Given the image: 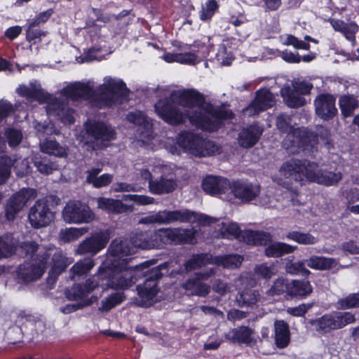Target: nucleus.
Returning <instances> with one entry per match:
<instances>
[{"label": "nucleus", "mask_w": 359, "mask_h": 359, "mask_svg": "<svg viewBox=\"0 0 359 359\" xmlns=\"http://www.w3.org/2000/svg\"><path fill=\"white\" fill-rule=\"evenodd\" d=\"M164 95L166 97L155 104V111L171 125L182 123L188 118L191 124L198 128L214 131L222 120L233 116L231 111L213 108L205 102L202 94L193 89L173 90Z\"/></svg>", "instance_id": "nucleus-1"}, {"label": "nucleus", "mask_w": 359, "mask_h": 359, "mask_svg": "<svg viewBox=\"0 0 359 359\" xmlns=\"http://www.w3.org/2000/svg\"><path fill=\"white\" fill-rule=\"evenodd\" d=\"M94 82H74L61 90V95L73 101L87 100L98 108L110 107L118 102L120 97L127 96L128 89L123 81L117 78L106 76L104 83L96 91Z\"/></svg>", "instance_id": "nucleus-2"}, {"label": "nucleus", "mask_w": 359, "mask_h": 359, "mask_svg": "<svg viewBox=\"0 0 359 359\" xmlns=\"http://www.w3.org/2000/svg\"><path fill=\"white\" fill-rule=\"evenodd\" d=\"M139 248H154L152 232H140L130 239L116 238L112 241L108 249V252L112 257L114 267H121L124 272L132 270L133 278L135 282L148 273L149 266L148 262L133 267L128 266L129 259L127 257L135 254Z\"/></svg>", "instance_id": "nucleus-3"}, {"label": "nucleus", "mask_w": 359, "mask_h": 359, "mask_svg": "<svg viewBox=\"0 0 359 359\" xmlns=\"http://www.w3.org/2000/svg\"><path fill=\"white\" fill-rule=\"evenodd\" d=\"M112 257L108 252L107 258L100 267L97 275L88 278L84 285L83 288L76 285L72 288L70 297L72 299H80L97 287H101L106 290L109 288L115 290H125L131 287L135 283L133 278V271L128 270L124 272L121 267H114Z\"/></svg>", "instance_id": "nucleus-4"}, {"label": "nucleus", "mask_w": 359, "mask_h": 359, "mask_svg": "<svg viewBox=\"0 0 359 359\" xmlns=\"http://www.w3.org/2000/svg\"><path fill=\"white\" fill-rule=\"evenodd\" d=\"M280 175L289 182L300 186L306 182L325 186L337 184L341 179V172L319 170L316 163L306 160L292 158L285 162L279 169Z\"/></svg>", "instance_id": "nucleus-5"}, {"label": "nucleus", "mask_w": 359, "mask_h": 359, "mask_svg": "<svg viewBox=\"0 0 359 359\" xmlns=\"http://www.w3.org/2000/svg\"><path fill=\"white\" fill-rule=\"evenodd\" d=\"M165 147L172 154L179 155L182 149L185 152L199 157L213 155L219 151V147L213 142L187 130L177 135L176 143L173 139L168 138Z\"/></svg>", "instance_id": "nucleus-6"}, {"label": "nucleus", "mask_w": 359, "mask_h": 359, "mask_svg": "<svg viewBox=\"0 0 359 359\" xmlns=\"http://www.w3.org/2000/svg\"><path fill=\"white\" fill-rule=\"evenodd\" d=\"M18 93L28 100H38L39 102H46V111L49 116H57L65 124H72L74 122L73 110L67 107L63 102L41 89L37 83H30L29 85L20 86L17 89Z\"/></svg>", "instance_id": "nucleus-7"}, {"label": "nucleus", "mask_w": 359, "mask_h": 359, "mask_svg": "<svg viewBox=\"0 0 359 359\" xmlns=\"http://www.w3.org/2000/svg\"><path fill=\"white\" fill-rule=\"evenodd\" d=\"M292 117L285 114H280L277 117L276 126L281 132L286 133L283 141V146L290 154H296L300 151V148L309 149L306 140H309L312 146L317 142L316 137L308 135V130L302 128H295L292 125Z\"/></svg>", "instance_id": "nucleus-8"}, {"label": "nucleus", "mask_w": 359, "mask_h": 359, "mask_svg": "<svg viewBox=\"0 0 359 359\" xmlns=\"http://www.w3.org/2000/svg\"><path fill=\"white\" fill-rule=\"evenodd\" d=\"M217 219L206 215L198 214L188 210H160L150 212L142 217L140 223L144 224H169L175 222H198L201 224H210Z\"/></svg>", "instance_id": "nucleus-9"}, {"label": "nucleus", "mask_w": 359, "mask_h": 359, "mask_svg": "<svg viewBox=\"0 0 359 359\" xmlns=\"http://www.w3.org/2000/svg\"><path fill=\"white\" fill-rule=\"evenodd\" d=\"M151 166V171L154 174H160L161 176L149 182L148 184L149 191L156 195L167 194L174 191L177 187V181L171 165L158 161L154 162Z\"/></svg>", "instance_id": "nucleus-10"}, {"label": "nucleus", "mask_w": 359, "mask_h": 359, "mask_svg": "<svg viewBox=\"0 0 359 359\" xmlns=\"http://www.w3.org/2000/svg\"><path fill=\"white\" fill-rule=\"evenodd\" d=\"M38 258L39 261L45 262L46 269L48 264L50 266L48 278L53 281H55L73 262L72 258L67 257L61 250L53 245H49L43 250L41 249Z\"/></svg>", "instance_id": "nucleus-11"}, {"label": "nucleus", "mask_w": 359, "mask_h": 359, "mask_svg": "<svg viewBox=\"0 0 359 359\" xmlns=\"http://www.w3.org/2000/svg\"><path fill=\"white\" fill-rule=\"evenodd\" d=\"M62 218L67 224H79L93 221L95 216L85 203L79 201H69L62 209Z\"/></svg>", "instance_id": "nucleus-12"}, {"label": "nucleus", "mask_w": 359, "mask_h": 359, "mask_svg": "<svg viewBox=\"0 0 359 359\" xmlns=\"http://www.w3.org/2000/svg\"><path fill=\"white\" fill-rule=\"evenodd\" d=\"M85 129L88 141L93 144V149L105 146L107 142L115 138L114 130L103 123L88 121Z\"/></svg>", "instance_id": "nucleus-13"}, {"label": "nucleus", "mask_w": 359, "mask_h": 359, "mask_svg": "<svg viewBox=\"0 0 359 359\" xmlns=\"http://www.w3.org/2000/svg\"><path fill=\"white\" fill-rule=\"evenodd\" d=\"M28 217L31 225L39 229L50 224L54 220L55 212L50 210L48 200L41 198L30 208Z\"/></svg>", "instance_id": "nucleus-14"}, {"label": "nucleus", "mask_w": 359, "mask_h": 359, "mask_svg": "<svg viewBox=\"0 0 359 359\" xmlns=\"http://www.w3.org/2000/svg\"><path fill=\"white\" fill-rule=\"evenodd\" d=\"M37 194L34 189H23L13 195L8 200L6 208V217L8 220H13L16 215L23 208L31 199L36 197Z\"/></svg>", "instance_id": "nucleus-15"}, {"label": "nucleus", "mask_w": 359, "mask_h": 359, "mask_svg": "<svg viewBox=\"0 0 359 359\" xmlns=\"http://www.w3.org/2000/svg\"><path fill=\"white\" fill-rule=\"evenodd\" d=\"M109 239L110 236L108 231L95 233L78 245L76 253L94 255L105 248Z\"/></svg>", "instance_id": "nucleus-16"}, {"label": "nucleus", "mask_w": 359, "mask_h": 359, "mask_svg": "<svg viewBox=\"0 0 359 359\" xmlns=\"http://www.w3.org/2000/svg\"><path fill=\"white\" fill-rule=\"evenodd\" d=\"M46 270L45 262L39 261L38 255H36L31 261L26 262L19 266L18 276L25 283L36 281L42 277Z\"/></svg>", "instance_id": "nucleus-17"}, {"label": "nucleus", "mask_w": 359, "mask_h": 359, "mask_svg": "<svg viewBox=\"0 0 359 359\" xmlns=\"http://www.w3.org/2000/svg\"><path fill=\"white\" fill-rule=\"evenodd\" d=\"M336 97L330 93H321L314 100L316 114L324 121L332 119L337 114Z\"/></svg>", "instance_id": "nucleus-18"}, {"label": "nucleus", "mask_w": 359, "mask_h": 359, "mask_svg": "<svg viewBox=\"0 0 359 359\" xmlns=\"http://www.w3.org/2000/svg\"><path fill=\"white\" fill-rule=\"evenodd\" d=\"M230 192L242 202H250L259 194L260 186L248 181L237 180L231 184Z\"/></svg>", "instance_id": "nucleus-19"}, {"label": "nucleus", "mask_w": 359, "mask_h": 359, "mask_svg": "<svg viewBox=\"0 0 359 359\" xmlns=\"http://www.w3.org/2000/svg\"><path fill=\"white\" fill-rule=\"evenodd\" d=\"M127 119L130 123L139 126V141L143 144H148L153 138L151 120L140 111L130 112L127 116Z\"/></svg>", "instance_id": "nucleus-20"}, {"label": "nucleus", "mask_w": 359, "mask_h": 359, "mask_svg": "<svg viewBox=\"0 0 359 359\" xmlns=\"http://www.w3.org/2000/svg\"><path fill=\"white\" fill-rule=\"evenodd\" d=\"M275 103L273 95L266 89H262L257 93L254 101L245 109L243 113L246 116H255L260 111L271 107Z\"/></svg>", "instance_id": "nucleus-21"}, {"label": "nucleus", "mask_w": 359, "mask_h": 359, "mask_svg": "<svg viewBox=\"0 0 359 359\" xmlns=\"http://www.w3.org/2000/svg\"><path fill=\"white\" fill-rule=\"evenodd\" d=\"M231 182L226 178L209 175L202 182V189L211 196H219L230 191Z\"/></svg>", "instance_id": "nucleus-22"}, {"label": "nucleus", "mask_w": 359, "mask_h": 359, "mask_svg": "<svg viewBox=\"0 0 359 359\" xmlns=\"http://www.w3.org/2000/svg\"><path fill=\"white\" fill-rule=\"evenodd\" d=\"M158 270L155 271V273L149 278H147L143 285L137 287L138 296L141 301V305L143 306H150L154 302V299L158 293V289L157 287L156 280Z\"/></svg>", "instance_id": "nucleus-23"}, {"label": "nucleus", "mask_w": 359, "mask_h": 359, "mask_svg": "<svg viewBox=\"0 0 359 359\" xmlns=\"http://www.w3.org/2000/svg\"><path fill=\"white\" fill-rule=\"evenodd\" d=\"M262 133L263 128L257 124L243 128L238 133V143L243 148L252 147L257 143Z\"/></svg>", "instance_id": "nucleus-24"}, {"label": "nucleus", "mask_w": 359, "mask_h": 359, "mask_svg": "<svg viewBox=\"0 0 359 359\" xmlns=\"http://www.w3.org/2000/svg\"><path fill=\"white\" fill-rule=\"evenodd\" d=\"M226 337L233 342L245 344L250 346L256 343L253 330L245 326L232 329L226 334Z\"/></svg>", "instance_id": "nucleus-25"}, {"label": "nucleus", "mask_w": 359, "mask_h": 359, "mask_svg": "<svg viewBox=\"0 0 359 359\" xmlns=\"http://www.w3.org/2000/svg\"><path fill=\"white\" fill-rule=\"evenodd\" d=\"M165 245L191 243L194 238L191 230L180 228H165Z\"/></svg>", "instance_id": "nucleus-26"}, {"label": "nucleus", "mask_w": 359, "mask_h": 359, "mask_svg": "<svg viewBox=\"0 0 359 359\" xmlns=\"http://www.w3.org/2000/svg\"><path fill=\"white\" fill-rule=\"evenodd\" d=\"M330 22L336 32H341L353 45L355 43V34L359 27L355 22H345L338 19H330Z\"/></svg>", "instance_id": "nucleus-27"}, {"label": "nucleus", "mask_w": 359, "mask_h": 359, "mask_svg": "<svg viewBox=\"0 0 359 359\" xmlns=\"http://www.w3.org/2000/svg\"><path fill=\"white\" fill-rule=\"evenodd\" d=\"M239 240L249 245H265L272 241V236L265 231L245 230L242 231Z\"/></svg>", "instance_id": "nucleus-28"}, {"label": "nucleus", "mask_w": 359, "mask_h": 359, "mask_svg": "<svg viewBox=\"0 0 359 359\" xmlns=\"http://www.w3.org/2000/svg\"><path fill=\"white\" fill-rule=\"evenodd\" d=\"M102 168H92L88 170L86 177V182L91 184L95 188H101L109 185L113 180V175L102 174L99 175Z\"/></svg>", "instance_id": "nucleus-29"}, {"label": "nucleus", "mask_w": 359, "mask_h": 359, "mask_svg": "<svg viewBox=\"0 0 359 359\" xmlns=\"http://www.w3.org/2000/svg\"><path fill=\"white\" fill-rule=\"evenodd\" d=\"M97 207L100 209L114 213H122L133 210L130 206L123 204L120 200L103 197L97 198Z\"/></svg>", "instance_id": "nucleus-30"}, {"label": "nucleus", "mask_w": 359, "mask_h": 359, "mask_svg": "<svg viewBox=\"0 0 359 359\" xmlns=\"http://www.w3.org/2000/svg\"><path fill=\"white\" fill-rule=\"evenodd\" d=\"M262 297L259 291L256 290L247 289L239 292L236 302L241 307L252 308L260 302Z\"/></svg>", "instance_id": "nucleus-31"}, {"label": "nucleus", "mask_w": 359, "mask_h": 359, "mask_svg": "<svg viewBox=\"0 0 359 359\" xmlns=\"http://www.w3.org/2000/svg\"><path fill=\"white\" fill-rule=\"evenodd\" d=\"M306 263L311 269L318 271L330 270L337 266V261L331 257L312 255L306 260Z\"/></svg>", "instance_id": "nucleus-32"}, {"label": "nucleus", "mask_w": 359, "mask_h": 359, "mask_svg": "<svg viewBox=\"0 0 359 359\" xmlns=\"http://www.w3.org/2000/svg\"><path fill=\"white\" fill-rule=\"evenodd\" d=\"M313 292V287L309 280H293L290 282L287 295L306 297Z\"/></svg>", "instance_id": "nucleus-33"}, {"label": "nucleus", "mask_w": 359, "mask_h": 359, "mask_svg": "<svg viewBox=\"0 0 359 359\" xmlns=\"http://www.w3.org/2000/svg\"><path fill=\"white\" fill-rule=\"evenodd\" d=\"M309 324L315 331L321 334L336 330L332 314H325L320 318L311 320Z\"/></svg>", "instance_id": "nucleus-34"}, {"label": "nucleus", "mask_w": 359, "mask_h": 359, "mask_svg": "<svg viewBox=\"0 0 359 359\" xmlns=\"http://www.w3.org/2000/svg\"><path fill=\"white\" fill-rule=\"evenodd\" d=\"M281 95L285 104L290 107H299L306 104V100L294 88L289 86H284L280 90Z\"/></svg>", "instance_id": "nucleus-35"}, {"label": "nucleus", "mask_w": 359, "mask_h": 359, "mask_svg": "<svg viewBox=\"0 0 359 359\" xmlns=\"http://www.w3.org/2000/svg\"><path fill=\"white\" fill-rule=\"evenodd\" d=\"M41 151L49 155L64 158L67 156V148L53 140H44L40 143Z\"/></svg>", "instance_id": "nucleus-36"}, {"label": "nucleus", "mask_w": 359, "mask_h": 359, "mask_svg": "<svg viewBox=\"0 0 359 359\" xmlns=\"http://www.w3.org/2000/svg\"><path fill=\"white\" fill-rule=\"evenodd\" d=\"M275 339L278 347L282 348L287 346L290 341L289 327L283 320H278L275 323Z\"/></svg>", "instance_id": "nucleus-37"}, {"label": "nucleus", "mask_w": 359, "mask_h": 359, "mask_svg": "<svg viewBox=\"0 0 359 359\" xmlns=\"http://www.w3.org/2000/svg\"><path fill=\"white\" fill-rule=\"evenodd\" d=\"M296 248L285 243L274 242L265 248V255L269 257H278L293 252Z\"/></svg>", "instance_id": "nucleus-38"}, {"label": "nucleus", "mask_w": 359, "mask_h": 359, "mask_svg": "<svg viewBox=\"0 0 359 359\" xmlns=\"http://www.w3.org/2000/svg\"><path fill=\"white\" fill-rule=\"evenodd\" d=\"M243 261V257L238 255H229L225 256H218L212 258V263L217 266H222L226 269H236L241 266Z\"/></svg>", "instance_id": "nucleus-39"}, {"label": "nucleus", "mask_w": 359, "mask_h": 359, "mask_svg": "<svg viewBox=\"0 0 359 359\" xmlns=\"http://www.w3.org/2000/svg\"><path fill=\"white\" fill-rule=\"evenodd\" d=\"M88 231L87 227H69L60 231L59 237L64 243H71L78 240Z\"/></svg>", "instance_id": "nucleus-40"}, {"label": "nucleus", "mask_w": 359, "mask_h": 359, "mask_svg": "<svg viewBox=\"0 0 359 359\" xmlns=\"http://www.w3.org/2000/svg\"><path fill=\"white\" fill-rule=\"evenodd\" d=\"M339 104L342 114L346 117L352 116L355 109L359 107L358 100L354 96L348 95L341 96Z\"/></svg>", "instance_id": "nucleus-41"}, {"label": "nucleus", "mask_w": 359, "mask_h": 359, "mask_svg": "<svg viewBox=\"0 0 359 359\" xmlns=\"http://www.w3.org/2000/svg\"><path fill=\"white\" fill-rule=\"evenodd\" d=\"M94 266V262L89 259L79 261L70 269L69 277L71 279H74L76 276L86 275L90 271Z\"/></svg>", "instance_id": "nucleus-42"}, {"label": "nucleus", "mask_w": 359, "mask_h": 359, "mask_svg": "<svg viewBox=\"0 0 359 359\" xmlns=\"http://www.w3.org/2000/svg\"><path fill=\"white\" fill-rule=\"evenodd\" d=\"M16 250V241L12 235L6 234L0 238V258L12 255Z\"/></svg>", "instance_id": "nucleus-43"}, {"label": "nucleus", "mask_w": 359, "mask_h": 359, "mask_svg": "<svg viewBox=\"0 0 359 359\" xmlns=\"http://www.w3.org/2000/svg\"><path fill=\"white\" fill-rule=\"evenodd\" d=\"M212 258L213 257L207 254L194 255L184 264L185 269L187 271H191L207 264H212Z\"/></svg>", "instance_id": "nucleus-44"}, {"label": "nucleus", "mask_w": 359, "mask_h": 359, "mask_svg": "<svg viewBox=\"0 0 359 359\" xmlns=\"http://www.w3.org/2000/svg\"><path fill=\"white\" fill-rule=\"evenodd\" d=\"M285 271L287 273L292 275H302L307 276L311 273V271L305 266L306 261H299L293 262L290 259H285Z\"/></svg>", "instance_id": "nucleus-45"}, {"label": "nucleus", "mask_w": 359, "mask_h": 359, "mask_svg": "<svg viewBox=\"0 0 359 359\" xmlns=\"http://www.w3.org/2000/svg\"><path fill=\"white\" fill-rule=\"evenodd\" d=\"M277 273L276 266L273 262L261 263L255 265L254 268V273L258 277L270 279Z\"/></svg>", "instance_id": "nucleus-46"}, {"label": "nucleus", "mask_w": 359, "mask_h": 359, "mask_svg": "<svg viewBox=\"0 0 359 359\" xmlns=\"http://www.w3.org/2000/svg\"><path fill=\"white\" fill-rule=\"evenodd\" d=\"M286 238L302 245H313L318 243V238L309 233L291 231L286 235Z\"/></svg>", "instance_id": "nucleus-47"}, {"label": "nucleus", "mask_w": 359, "mask_h": 359, "mask_svg": "<svg viewBox=\"0 0 359 359\" xmlns=\"http://www.w3.org/2000/svg\"><path fill=\"white\" fill-rule=\"evenodd\" d=\"M41 249L43 250V249H46V247H39L34 241H26L17 246L16 252L21 256H31L32 257L36 252H37L36 255H39Z\"/></svg>", "instance_id": "nucleus-48"}, {"label": "nucleus", "mask_w": 359, "mask_h": 359, "mask_svg": "<svg viewBox=\"0 0 359 359\" xmlns=\"http://www.w3.org/2000/svg\"><path fill=\"white\" fill-rule=\"evenodd\" d=\"M221 235L223 238H240L242 231L238 225L235 222H222V226L220 229Z\"/></svg>", "instance_id": "nucleus-49"}, {"label": "nucleus", "mask_w": 359, "mask_h": 359, "mask_svg": "<svg viewBox=\"0 0 359 359\" xmlns=\"http://www.w3.org/2000/svg\"><path fill=\"white\" fill-rule=\"evenodd\" d=\"M215 273V269L210 268L205 270V272L197 273V280L189 279L182 284L183 288L187 291L190 292V294L192 295V292L194 290L196 285L199 280H207Z\"/></svg>", "instance_id": "nucleus-50"}, {"label": "nucleus", "mask_w": 359, "mask_h": 359, "mask_svg": "<svg viewBox=\"0 0 359 359\" xmlns=\"http://www.w3.org/2000/svg\"><path fill=\"white\" fill-rule=\"evenodd\" d=\"M308 135L309 136H310V135L315 136L316 139L317 140V142L312 146L313 142H310L309 140H306V143L309 147V149H304L303 148H300V151H307L308 153H313L314 148H315L316 145L318 143V137H320V138L323 140V142L325 144L329 143L330 137V132L326 128H325L323 127H320L318 129L317 135H314L313 133H311L308 130Z\"/></svg>", "instance_id": "nucleus-51"}, {"label": "nucleus", "mask_w": 359, "mask_h": 359, "mask_svg": "<svg viewBox=\"0 0 359 359\" xmlns=\"http://www.w3.org/2000/svg\"><path fill=\"white\" fill-rule=\"evenodd\" d=\"M332 316L336 330L341 329L355 321V316L350 312L336 313Z\"/></svg>", "instance_id": "nucleus-52"}, {"label": "nucleus", "mask_w": 359, "mask_h": 359, "mask_svg": "<svg viewBox=\"0 0 359 359\" xmlns=\"http://www.w3.org/2000/svg\"><path fill=\"white\" fill-rule=\"evenodd\" d=\"M282 43L285 46H291L296 49H302L308 50L310 48L309 43L298 39L292 34H285L280 36Z\"/></svg>", "instance_id": "nucleus-53"}, {"label": "nucleus", "mask_w": 359, "mask_h": 359, "mask_svg": "<svg viewBox=\"0 0 359 359\" xmlns=\"http://www.w3.org/2000/svg\"><path fill=\"white\" fill-rule=\"evenodd\" d=\"M123 301V296L121 293L112 294L108 297L104 299L101 302L100 310L102 311H108Z\"/></svg>", "instance_id": "nucleus-54"}, {"label": "nucleus", "mask_w": 359, "mask_h": 359, "mask_svg": "<svg viewBox=\"0 0 359 359\" xmlns=\"http://www.w3.org/2000/svg\"><path fill=\"white\" fill-rule=\"evenodd\" d=\"M290 282L285 278H278L273 283L271 288L268 290L269 295L280 294L285 292L287 294Z\"/></svg>", "instance_id": "nucleus-55"}, {"label": "nucleus", "mask_w": 359, "mask_h": 359, "mask_svg": "<svg viewBox=\"0 0 359 359\" xmlns=\"http://www.w3.org/2000/svg\"><path fill=\"white\" fill-rule=\"evenodd\" d=\"M13 165L12 159L7 156L0 158V184L6 182L11 173V168Z\"/></svg>", "instance_id": "nucleus-56"}, {"label": "nucleus", "mask_w": 359, "mask_h": 359, "mask_svg": "<svg viewBox=\"0 0 359 359\" xmlns=\"http://www.w3.org/2000/svg\"><path fill=\"white\" fill-rule=\"evenodd\" d=\"M34 163L38 170L42 174L49 175L53 170L58 168L55 163H50L46 159L38 158L36 156L34 159Z\"/></svg>", "instance_id": "nucleus-57"}, {"label": "nucleus", "mask_w": 359, "mask_h": 359, "mask_svg": "<svg viewBox=\"0 0 359 359\" xmlns=\"http://www.w3.org/2000/svg\"><path fill=\"white\" fill-rule=\"evenodd\" d=\"M337 304L341 309H347L359 306V294H350L338 300Z\"/></svg>", "instance_id": "nucleus-58"}, {"label": "nucleus", "mask_w": 359, "mask_h": 359, "mask_svg": "<svg viewBox=\"0 0 359 359\" xmlns=\"http://www.w3.org/2000/svg\"><path fill=\"white\" fill-rule=\"evenodd\" d=\"M217 8L218 5L215 0L208 1L201 11V19L202 20H208L210 19Z\"/></svg>", "instance_id": "nucleus-59"}, {"label": "nucleus", "mask_w": 359, "mask_h": 359, "mask_svg": "<svg viewBox=\"0 0 359 359\" xmlns=\"http://www.w3.org/2000/svg\"><path fill=\"white\" fill-rule=\"evenodd\" d=\"M6 136L10 147L18 146L22 139L20 131L15 129H8L6 132Z\"/></svg>", "instance_id": "nucleus-60"}, {"label": "nucleus", "mask_w": 359, "mask_h": 359, "mask_svg": "<svg viewBox=\"0 0 359 359\" xmlns=\"http://www.w3.org/2000/svg\"><path fill=\"white\" fill-rule=\"evenodd\" d=\"M212 290L219 295H224L231 292V285L220 279H217L212 283Z\"/></svg>", "instance_id": "nucleus-61"}, {"label": "nucleus", "mask_w": 359, "mask_h": 359, "mask_svg": "<svg viewBox=\"0 0 359 359\" xmlns=\"http://www.w3.org/2000/svg\"><path fill=\"white\" fill-rule=\"evenodd\" d=\"M292 86V88L302 95L309 94L313 88L312 83L304 81H293Z\"/></svg>", "instance_id": "nucleus-62"}, {"label": "nucleus", "mask_w": 359, "mask_h": 359, "mask_svg": "<svg viewBox=\"0 0 359 359\" xmlns=\"http://www.w3.org/2000/svg\"><path fill=\"white\" fill-rule=\"evenodd\" d=\"M112 189L115 192H130L140 191V187L135 184L117 182L113 185Z\"/></svg>", "instance_id": "nucleus-63"}, {"label": "nucleus", "mask_w": 359, "mask_h": 359, "mask_svg": "<svg viewBox=\"0 0 359 359\" xmlns=\"http://www.w3.org/2000/svg\"><path fill=\"white\" fill-rule=\"evenodd\" d=\"M153 239L154 248H161L165 245V228H161L154 232Z\"/></svg>", "instance_id": "nucleus-64"}]
</instances>
